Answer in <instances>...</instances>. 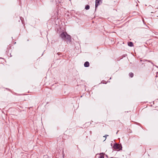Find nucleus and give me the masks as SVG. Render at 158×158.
<instances>
[{"label": "nucleus", "instance_id": "nucleus-2", "mask_svg": "<svg viewBox=\"0 0 158 158\" xmlns=\"http://www.w3.org/2000/svg\"><path fill=\"white\" fill-rule=\"evenodd\" d=\"M113 148L117 151L120 150L121 149L122 147L120 144L118 143H115L113 147Z\"/></svg>", "mask_w": 158, "mask_h": 158}, {"label": "nucleus", "instance_id": "nucleus-1", "mask_svg": "<svg viewBox=\"0 0 158 158\" xmlns=\"http://www.w3.org/2000/svg\"><path fill=\"white\" fill-rule=\"evenodd\" d=\"M61 38L64 40L70 41L71 40V37L66 32H63L60 35Z\"/></svg>", "mask_w": 158, "mask_h": 158}, {"label": "nucleus", "instance_id": "nucleus-7", "mask_svg": "<svg viewBox=\"0 0 158 158\" xmlns=\"http://www.w3.org/2000/svg\"><path fill=\"white\" fill-rule=\"evenodd\" d=\"M129 75L131 77H133L134 74L132 73H129Z\"/></svg>", "mask_w": 158, "mask_h": 158}, {"label": "nucleus", "instance_id": "nucleus-9", "mask_svg": "<svg viewBox=\"0 0 158 158\" xmlns=\"http://www.w3.org/2000/svg\"><path fill=\"white\" fill-rule=\"evenodd\" d=\"M108 136V135H105V136H103V137L105 138V139L104 140H106V136Z\"/></svg>", "mask_w": 158, "mask_h": 158}, {"label": "nucleus", "instance_id": "nucleus-6", "mask_svg": "<svg viewBox=\"0 0 158 158\" xmlns=\"http://www.w3.org/2000/svg\"><path fill=\"white\" fill-rule=\"evenodd\" d=\"M128 45L130 47H132L133 46V44L132 42H130L128 43Z\"/></svg>", "mask_w": 158, "mask_h": 158}, {"label": "nucleus", "instance_id": "nucleus-3", "mask_svg": "<svg viewBox=\"0 0 158 158\" xmlns=\"http://www.w3.org/2000/svg\"><path fill=\"white\" fill-rule=\"evenodd\" d=\"M102 0H96L95 1V7L96 8L99 5L100 2Z\"/></svg>", "mask_w": 158, "mask_h": 158}, {"label": "nucleus", "instance_id": "nucleus-8", "mask_svg": "<svg viewBox=\"0 0 158 158\" xmlns=\"http://www.w3.org/2000/svg\"><path fill=\"white\" fill-rule=\"evenodd\" d=\"M89 8V6L88 5H87L85 7V9L86 10H88Z\"/></svg>", "mask_w": 158, "mask_h": 158}, {"label": "nucleus", "instance_id": "nucleus-4", "mask_svg": "<svg viewBox=\"0 0 158 158\" xmlns=\"http://www.w3.org/2000/svg\"><path fill=\"white\" fill-rule=\"evenodd\" d=\"M84 65L85 67H89V63L88 61L85 62L84 63Z\"/></svg>", "mask_w": 158, "mask_h": 158}, {"label": "nucleus", "instance_id": "nucleus-5", "mask_svg": "<svg viewBox=\"0 0 158 158\" xmlns=\"http://www.w3.org/2000/svg\"><path fill=\"white\" fill-rule=\"evenodd\" d=\"M104 154L103 153H102L100 154V156L98 157V158H104Z\"/></svg>", "mask_w": 158, "mask_h": 158}]
</instances>
